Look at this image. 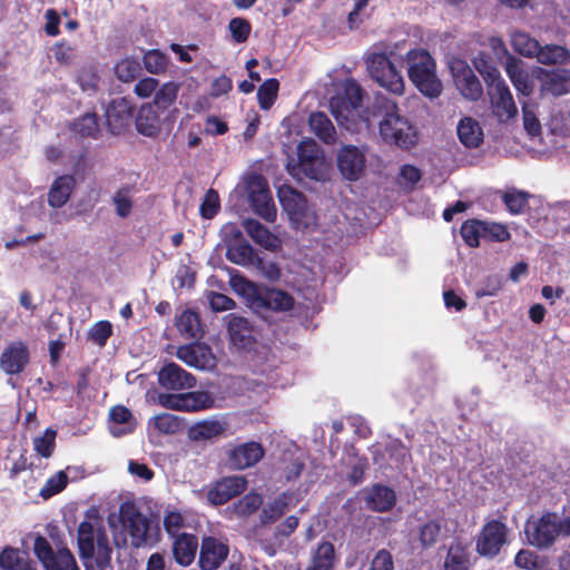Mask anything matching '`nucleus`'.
Returning <instances> with one entry per match:
<instances>
[{
	"mask_svg": "<svg viewBox=\"0 0 570 570\" xmlns=\"http://www.w3.org/2000/svg\"><path fill=\"white\" fill-rule=\"evenodd\" d=\"M373 116H381L379 131L384 141L402 149H410L416 142V131L410 121L400 116L397 105L387 99H376L373 104Z\"/></svg>",
	"mask_w": 570,
	"mask_h": 570,
	"instance_id": "nucleus-1",
	"label": "nucleus"
},
{
	"mask_svg": "<svg viewBox=\"0 0 570 570\" xmlns=\"http://www.w3.org/2000/svg\"><path fill=\"white\" fill-rule=\"evenodd\" d=\"M77 541L86 570H95L94 558L98 570H106L111 566L112 548L104 528L95 529L91 522L82 521L78 527Z\"/></svg>",
	"mask_w": 570,
	"mask_h": 570,
	"instance_id": "nucleus-2",
	"label": "nucleus"
},
{
	"mask_svg": "<svg viewBox=\"0 0 570 570\" xmlns=\"http://www.w3.org/2000/svg\"><path fill=\"white\" fill-rule=\"evenodd\" d=\"M119 520L135 548L153 547L158 543L160 539L158 522L145 515L134 502L126 501L120 504Z\"/></svg>",
	"mask_w": 570,
	"mask_h": 570,
	"instance_id": "nucleus-3",
	"label": "nucleus"
},
{
	"mask_svg": "<svg viewBox=\"0 0 570 570\" xmlns=\"http://www.w3.org/2000/svg\"><path fill=\"white\" fill-rule=\"evenodd\" d=\"M409 79L416 89L429 98H438L442 92V82L436 76L433 57L424 49H412L406 53Z\"/></svg>",
	"mask_w": 570,
	"mask_h": 570,
	"instance_id": "nucleus-4",
	"label": "nucleus"
},
{
	"mask_svg": "<svg viewBox=\"0 0 570 570\" xmlns=\"http://www.w3.org/2000/svg\"><path fill=\"white\" fill-rule=\"evenodd\" d=\"M242 294L245 296L248 306L255 312L264 309L273 312H287L294 307V297L278 288H268L257 285L250 281H244Z\"/></svg>",
	"mask_w": 570,
	"mask_h": 570,
	"instance_id": "nucleus-5",
	"label": "nucleus"
},
{
	"mask_svg": "<svg viewBox=\"0 0 570 570\" xmlns=\"http://www.w3.org/2000/svg\"><path fill=\"white\" fill-rule=\"evenodd\" d=\"M277 196L284 212L295 228H307L315 224L316 216L309 209L305 195L292 186L283 185L277 190Z\"/></svg>",
	"mask_w": 570,
	"mask_h": 570,
	"instance_id": "nucleus-6",
	"label": "nucleus"
},
{
	"mask_svg": "<svg viewBox=\"0 0 570 570\" xmlns=\"http://www.w3.org/2000/svg\"><path fill=\"white\" fill-rule=\"evenodd\" d=\"M528 542L539 549L551 547L562 534L561 519L557 512H544L540 518L528 520L524 528Z\"/></svg>",
	"mask_w": 570,
	"mask_h": 570,
	"instance_id": "nucleus-7",
	"label": "nucleus"
},
{
	"mask_svg": "<svg viewBox=\"0 0 570 570\" xmlns=\"http://www.w3.org/2000/svg\"><path fill=\"white\" fill-rule=\"evenodd\" d=\"M366 66L372 79L381 87L393 94H403V78L385 53H372L366 60Z\"/></svg>",
	"mask_w": 570,
	"mask_h": 570,
	"instance_id": "nucleus-8",
	"label": "nucleus"
},
{
	"mask_svg": "<svg viewBox=\"0 0 570 570\" xmlns=\"http://www.w3.org/2000/svg\"><path fill=\"white\" fill-rule=\"evenodd\" d=\"M246 189L253 210L266 222H274L276 207L267 179L263 175L254 174L247 179Z\"/></svg>",
	"mask_w": 570,
	"mask_h": 570,
	"instance_id": "nucleus-9",
	"label": "nucleus"
},
{
	"mask_svg": "<svg viewBox=\"0 0 570 570\" xmlns=\"http://www.w3.org/2000/svg\"><path fill=\"white\" fill-rule=\"evenodd\" d=\"M508 525L502 520H488L476 537V552L490 559L497 557L508 542Z\"/></svg>",
	"mask_w": 570,
	"mask_h": 570,
	"instance_id": "nucleus-10",
	"label": "nucleus"
},
{
	"mask_svg": "<svg viewBox=\"0 0 570 570\" xmlns=\"http://www.w3.org/2000/svg\"><path fill=\"white\" fill-rule=\"evenodd\" d=\"M33 552L46 570H80L68 548L53 551L49 541L42 535L35 539Z\"/></svg>",
	"mask_w": 570,
	"mask_h": 570,
	"instance_id": "nucleus-11",
	"label": "nucleus"
},
{
	"mask_svg": "<svg viewBox=\"0 0 570 570\" xmlns=\"http://www.w3.org/2000/svg\"><path fill=\"white\" fill-rule=\"evenodd\" d=\"M159 404L166 409L196 412L214 406L215 400L206 391H195L179 394H159Z\"/></svg>",
	"mask_w": 570,
	"mask_h": 570,
	"instance_id": "nucleus-12",
	"label": "nucleus"
},
{
	"mask_svg": "<svg viewBox=\"0 0 570 570\" xmlns=\"http://www.w3.org/2000/svg\"><path fill=\"white\" fill-rule=\"evenodd\" d=\"M298 163L291 170L292 175L301 174L309 179L320 180L324 173V161L320 156L317 145L312 141H303L297 146Z\"/></svg>",
	"mask_w": 570,
	"mask_h": 570,
	"instance_id": "nucleus-13",
	"label": "nucleus"
},
{
	"mask_svg": "<svg viewBox=\"0 0 570 570\" xmlns=\"http://www.w3.org/2000/svg\"><path fill=\"white\" fill-rule=\"evenodd\" d=\"M337 169L344 179L358 180L366 167V149L354 145H343L336 155Z\"/></svg>",
	"mask_w": 570,
	"mask_h": 570,
	"instance_id": "nucleus-14",
	"label": "nucleus"
},
{
	"mask_svg": "<svg viewBox=\"0 0 570 570\" xmlns=\"http://www.w3.org/2000/svg\"><path fill=\"white\" fill-rule=\"evenodd\" d=\"M363 100V89L354 79L345 80L343 92L332 97L330 107L337 121L347 120L350 114L355 111Z\"/></svg>",
	"mask_w": 570,
	"mask_h": 570,
	"instance_id": "nucleus-15",
	"label": "nucleus"
},
{
	"mask_svg": "<svg viewBox=\"0 0 570 570\" xmlns=\"http://www.w3.org/2000/svg\"><path fill=\"white\" fill-rule=\"evenodd\" d=\"M535 79L540 83V95L560 97L570 94V69L537 68Z\"/></svg>",
	"mask_w": 570,
	"mask_h": 570,
	"instance_id": "nucleus-16",
	"label": "nucleus"
},
{
	"mask_svg": "<svg viewBox=\"0 0 570 570\" xmlns=\"http://www.w3.org/2000/svg\"><path fill=\"white\" fill-rule=\"evenodd\" d=\"M229 546L226 539L205 535L199 546L198 566L202 570H216L228 558Z\"/></svg>",
	"mask_w": 570,
	"mask_h": 570,
	"instance_id": "nucleus-17",
	"label": "nucleus"
},
{
	"mask_svg": "<svg viewBox=\"0 0 570 570\" xmlns=\"http://www.w3.org/2000/svg\"><path fill=\"white\" fill-rule=\"evenodd\" d=\"M487 88L492 112L499 121L505 122L518 115L512 94L503 79Z\"/></svg>",
	"mask_w": 570,
	"mask_h": 570,
	"instance_id": "nucleus-18",
	"label": "nucleus"
},
{
	"mask_svg": "<svg viewBox=\"0 0 570 570\" xmlns=\"http://www.w3.org/2000/svg\"><path fill=\"white\" fill-rule=\"evenodd\" d=\"M451 71L454 82L461 95L471 100L478 101L483 95V88L471 67L461 59L451 63Z\"/></svg>",
	"mask_w": 570,
	"mask_h": 570,
	"instance_id": "nucleus-19",
	"label": "nucleus"
},
{
	"mask_svg": "<svg viewBox=\"0 0 570 570\" xmlns=\"http://www.w3.org/2000/svg\"><path fill=\"white\" fill-rule=\"evenodd\" d=\"M134 106L129 99L122 97L110 101L106 109V124L110 134L120 135L131 124Z\"/></svg>",
	"mask_w": 570,
	"mask_h": 570,
	"instance_id": "nucleus-20",
	"label": "nucleus"
},
{
	"mask_svg": "<svg viewBox=\"0 0 570 570\" xmlns=\"http://www.w3.org/2000/svg\"><path fill=\"white\" fill-rule=\"evenodd\" d=\"M265 455L259 442L248 441L238 444L227 452V464L233 470H245L257 464Z\"/></svg>",
	"mask_w": 570,
	"mask_h": 570,
	"instance_id": "nucleus-21",
	"label": "nucleus"
},
{
	"mask_svg": "<svg viewBox=\"0 0 570 570\" xmlns=\"http://www.w3.org/2000/svg\"><path fill=\"white\" fill-rule=\"evenodd\" d=\"M245 476L232 475L216 481L207 491V500L213 505H222L246 490Z\"/></svg>",
	"mask_w": 570,
	"mask_h": 570,
	"instance_id": "nucleus-22",
	"label": "nucleus"
},
{
	"mask_svg": "<svg viewBox=\"0 0 570 570\" xmlns=\"http://www.w3.org/2000/svg\"><path fill=\"white\" fill-rule=\"evenodd\" d=\"M30 362V351L22 341L10 342L0 356V367L8 375H17L24 371Z\"/></svg>",
	"mask_w": 570,
	"mask_h": 570,
	"instance_id": "nucleus-23",
	"label": "nucleus"
},
{
	"mask_svg": "<svg viewBox=\"0 0 570 570\" xmlns=\"http://www.w3.org/2000/svg\"><path fill=\"white\" fill-rule=\"evenodd\" d=\"M158 383L165 390L180 391L194 387L196 379L178 364L170 362L158 372Z\"/></svg>",
	"mask_w": 570,
	"mask_h": 570,
	"instance_id": "nucleus-24",
	"label": "nucleus"
},
{
	"mask_svg": "<svg viewBox=\"0 0 570 570\" xmlns=\"http://www.w3.org/2000/svg\"><path fill=\"white\" fill-rule=\"evenodd\" d=\"M177 357L186 365L197 370L214 366V356L209 346L205 344H188L178 347Z\"/></svg>",
	"mask_w": 570,
	"mask_h": 570,
	"instance_id": "nucleus-25",
	"label": "nucleus"
},
{
	"mask_svg": "<svg viewBox=\"0 0 570 570\" xmlns=\"http://www.w3.org/2000/svg\"><path fill=\"white\" fill-rule=\"evenodd\" d=\"M364 501L372 511L387 512L395 505L396 494L393 489L386 485L374 484L364 490Z\"/></svg>",
	"mask_w": 570,
	"mask_h": 570,
	"instance_id": "nucleus-26",
	"label": "nucleus"
},
{
	"mask_svg": "<svg viewBox=\"0 0 570 570\" xmlns=\"http://www.w3.org/2000/svg\"><path fill=\"white\" fill-rule=\"evenodd\" d=\"M227 330L230 342L238 348L249 350L255 343L253 326L245 317L230 315Z\"/></svg>",
	"mask_w": 570,
	"mask_h": 570,
	"instance_id": "nucleus-27",
	"label": "nucleus"
},
{
	"mask_svg": "<svg viewBox=\"0 0 570 570\" xmlns=\"http://www.w3.org/2000/svg\"><path fill=\"white\" fill-rule=\"evenodd\" d=\"M137 131L149 138H155L160 134L161 121L157 109L151 104H144L137 111L135 118Z\"/></svg>",
	"mask_w": 570,
	"mask_h": 570,
	"instance_id": "nucleus-28",
	"label": "nucleus"
},
{
	"mask_svg": "<svg viewBox=\"0 0 570 570\" xmlns=\"http://www.w3.org/2000/svg\"><path fill=\"white\" fill-rule=\"evenodd\" d=\"M235 240L226 246V258L240 266L254 264L256 254L252 245L243 237L240 230H236Z\"/></svg>",
	"mask_w": 570,
	"mask_h": 570,
	"instance_id": "nucleus-29",
	"label": "nucleus"
},
{
	"mask_svg": "<svg viewBox=\"0 0 570 570\" xmlns=\"http://www.w3.org/2000/svg\"><path fill=\"white\" fill-rule=\"evenodd\" d=\"M173 556L175 561L183 567L193 563L198 549V539L191 533H180L174 537Z\"/></svg>",
	"mask_w": 570,
	"mask_h": 570,
	"instance_id": "nucleus-30",
	"label": "nucleus"
},
{
	"mask_svg": "<svg viewBox=\"0 0 570 570\" xmlns=\"http://www.w3.org/2000/svg\"><path fill=\"white\" fill-rule=\"evenodd\" d=\"M505 72L517 91L523 96H530L532 94L533 85L528 71L523 69L521 60L509 55L505 59Z\"/></svg>",
	"mask_w": 570,
	"mask_h": 570,
	"instance_id": "nucleus-31",
	"label": "nucleus"
},
{
	"mask_svg": "<svg viewBox=\"0 0 570 570\" xmlns=\"http://www.w3.org/2000/svg\"><path fill=\"white\" fill-rule=\"evenodd\" d=\"M76 187V179L72 175L57 177L48 193V204L52 208H61L68 203Z\"/></svg>",
	"mask_w": 570,
	"mask_h": 570,
	"instance_id": "nucleus-32",
	"label": "nucleus"
},
{
	"mask_svg": "<svg viewBox=\"0 0 570 570\" xmlns=\"http://www.w3.org/2000/svg\"><path fill=\"white\" fill-rule=\"evenodd\" d=\"M308 126L311 131L325 145H334L336 142V129L325 112H312L308 116Z\"/></svg>",
	"mask_w": 570,
	"mask_h": 570,
	"instance_id": "nucleus-33",
	"label": "nucleus"
},
{
	"mask_svg": "<svg viewBox=\"0 0 570 570\" xmlns=\"http://www.w3.org/2000/svg\"><path fill=\"white\" fill-rule=\"evenodd\" d=\"M76 138L98 139L100 134L99 117L96 112H86L68 125Z\"/></svg>",
	"mask_w": 570,
	"mask_h": 570,
	"instance_id": "nucleus-34",
	"label": "nucleus"
},
{
	"mask_svg": "<svg viewBox=\"0 0 570 570\" xmlns=\"http://www.w3.org/2000/svg\"><path fill=\"white\" fill-rule=\"evenodd\" d=\"M456 131L459 140L468 148H478L483 142V130L480 124L471 117L462 118Z\"/></svg>",
	"mask_w": 570,
	"mask_h": 570,
	"instance_id": "nucleus-35",
	"label": "nucleus"
},
{
	"mask_svg": "<svg viewBox=\"0 0 570 570\" xmlns=\"http://www.w3.org/2000/svg\"><path fill=\"white\" fill-rule=\"evenodd\" d=\"M535 59L544 66H564L570 62V50L554 43L540 45Z\"/></svg>",
	"mask_w": 570,
	"mask_h": 570,
	"instance_id": "nucleus-36",
	"label": "nucleus"
},
{
	"mask_svg": "<svg viewBox=\"0 0 570 570\" xmlns=\"http://www.w3.org/2000/svg\"><path fill=\"white\" fill-rule=\"evenodd\" d=\"M335 564V549L333 543L322 541L312 551L309 563L305 570H333Z\"/></svg>",
	"mask_w": 570,
	"mask_h": 570,
	"instance_id": "nucleus-37",
	"label": "nucleus"
},
{
	"mask_svg": "<svg viewBox=\"0 0 570 570\" xmlns=\"http://www.w3.org/2000/svg\"><path fill=\"white\" fill-rule=\"evenodd\" d=\"M472 563L470 559V551L462 542H452L449 547L445 560L444 570H471Z\"/></svg>",
	"mask_w": 570,
	"mask_h": 570,
	"instance_id": "nucleus-38",
	"label": "nucleus"
},
{
	"mask_svg": "<svg viewBox=\"0 0 570 570\" xmlns=\"http://www.w3.org/2000/svg\"><path fill=\"white\" fill-rule=\"evenodd\" d=\"M244 228L249 237L259 246L272 249L276 247L277 237L261 222L254 218L244 220Z\"/></svg>",
	"mask_w": 570,
	"mask_h": 570,
	"instance_id": "nucleus-39",
	"label": "nucleus"
},
{
	"mask_svg": "<svg viewBox=\"0 0 570 570\" xmlns=\"http://www.w3.org/2000/svg\"><path fill=\"white\" fill-rule=\"evenodd\" d=\"M176 326L179 333L188 340H200L204 336L199 315L191 309H185L179 315Z\"/></svg>",
	"mask_w": 570,
	"mask_h": 570,
	"instance_id": "nucleus-40",
	"label": "nucleus"
},
{
	"mask_svg": "<svg viewBox=\"0 0 570 570\" xmlns=\"http://www.w3.org/2000/svg\"><path fill=\"white\" fill-rule=\"evenodd\" d=\"M292 494L288 492L281 493L275 500L269 502L259 514V520L263 525L271 524L277 521L286 512Z\"/></svg>",
	"mask_w": 570,
	"mask_h": 570,
	"instance_id": "nucleus-41",
	"label": "nucleus"
},
{
	"mask_svg": "<svg viewBox=\"0 0 570 570\" xmlns=\"http://www.w3.org/2000/svg\"><path fill=\"white\" fill-rule=\"evenodd\" d=\"M442 522L438 519H432L421 524L415 532V539L422 550L434 547L441 535Z\"/></svg>",
	"mask_w": 570,
	"mask_h": 570,
	"instance_id": "nucleus-42",
	"label": "nucleus"
},
{
	"mask_svg": "<svg viewBox=\"0 0 570 570\" xmlns=\"http://www.w3.org/2000/svg\"><path fill=\"white\" fill-rule=\"evenodd\" d=\"M226 431L224 423L219 421H200L194 424L188 432L193 441H205L217 438Z\"/></svg>",
	"mask_w": 570,
	"mask_h": 570,
	"instance_id": "nucleus-43",
	"label": "nucleus"
},
{
	"mask_svg": "<svg viewBox=\"0 0 570 570\" xmlns=\"http://www.w3.org/2000/svg\"><path fill=\"white\" fill-rule=\"evenodd\" d=\"M0 567L6 570H29L30 564L26 554L19 549L7 547L0 553Z\"/></svg>",
	"mask_w": 570,
	"mask_h": 570,
	"instance_id": "nucleus-44",
	"label": "nucleus"
},
{
	"mask_svg": "<svg viewBox=\"0 0 570 570\" xmlns=\"http://www.w3.org/2000/svg\"><path fill=\"white\" fill-rule=\"evenodd\" d=\"M114 70L118 80L122 82H131L139 77L141 66L138 59L126 57L115 65Z\"/></svg>",
	"mask_w": 570,
	"mask_h": 570,
	"instance_id": "nucleus-45",
	"label": "nucleus"
},
{
	"mask_svg": "<svg viewBox=\"0 0 570 570\" xmlns=\"http://www.w3.org/2000/svg\"><path fill=\"white\" fill-rule=\"evenodd\" d=\"M279 90L276 78L266 79L257 89V101L262 110H269L275 104Z\"/></svg>",
	"mask_w": 570,
	"mask_h": 570,
	"instance_id": "nucleus-46",
	"label": "nucleus"
},
{
	"mask_svg": "<svg viewBox=\"0 0 570 570\" xmlns=\"http://www.w3.org/2000/svg\"><path fill=\"white\" fill-rule=\"evenodd\" d=\"M511 43L513 49L523 57L535 58L540 42L525 32H515Z\"/></svg>",
	"mask_w": 570,
	"mask_h": 570,
	"instance_id": "nucleus-47",
	"label": "nucleus"
},
{
	"mask_svg": "<svg viewBox=\"0 0 570 570\" xmlns=\"http://www.w3.org/2000/svg\"><path fill=\"white\" fill-rule=\"evenodd\" d=\"M473 66L482 76L487 87L502 79L499 69L492 65L488 55L480 53L473 59Z\"/></svg>",
	"mask_w": 570,
	"mask_h": 570,
	"instance_id": "nucleus-48",
	"label": "nucleus"
},
{
	"mask_svg": "<svg viewBox=\"0 0 570 570\" xmlns=\"http://www.w3.org/2000/svg\"><path fill=\"white\" fill-rule=\"evenodd\" d=\"M484 228L483 222L469 219L461 225L460 234L468 246L478 247L483 239Z\"/></svg>",
	"mask_w": 570,
	"mask_h": 570,
	"instance_id": "nucleus-49",
	"label": "nucleus"
},
{
	"mask_svg": "<svg viewBox=\"0 0 570 570\" xmlns=\"http://www.w3.org/2000/svg\"><path fill=\"white\" fill-rule=\"evenodd\" d=\"M178 85L175 82H166L164 83L155 94L154 107L156 109H160L163 111L167 110L170 106H173L178 96Z\"/></svg>",
	"mask_w": 570,
	"mask_h": 570,
	"instance_id": "nucleus-50",
	"label": "nucleus"
},
{
	"mask_svg": "<svg viewBox=\"0 0 570 570\" xmlns=\"http://www.w3.org/2000/svg\"><path fill=\"white\" fill-rule=\"evenodd\" d=\"M529 193L512 189L502 195V202L512 215L521 214L529 203Z\"/></svg>",
	"mask_w": 570,
	"mask_h": 570,
	"instance_id": "nucleus-51",
	"label": "nucleus"
},
{
	"mask_svg": "<svg viewBox=\"0 0 570 570\" xmlns=\"http://www.w3.org/2000/svg\"><path fill=\"white\" fill-rule=\"evenodd\" d=\"M263 504V497L256 492H249L234 504V512L238 517H248L256 512Z\"/></svg>",
	"mask_w": 570,
	"mask_h": 570,
	"instance_id": "nucleus-52",
	"label": "nucleus"
},
{
	"mask_svg": "<svg viewBox=\"0 0 570 570\" xmlns=\"http://www.w3.org/2000/svg\"><path fill=\"white\" fill-rule=\"evenodd\" d=\"M142 62L145 69L153 75H159L166 71L168 67V57L160 50H148L144 57Z\"/></svg>",
	"mask_w": 570,
	"mask_h": 570,
	"instance_id": "nucleus-53",
	"label": "nucleus"
},
{
	"mask_svg": "<svg viewBox=\"0 0 570 570\" xmlns=\"http://www.w3.org/2000/svg\"><path fill=\"white\" fill-rule=\"evenodd\" d=\"M111 335L112 324L105 320L96 322L88 331V340L99 347L106 346Z\"/></svg>",
	"mask_w": 570,
	"mask_h": 570,
	"instance_id": "nucleus-54",
	"label": "nucleus"
},
{
	"mask_svg": "<svg viewBox=\"0 0 570 570\" xmlns=\"http://www.w3.org/2000/svg\"><path fill=\"white\" fill-rule=\"evenodd\" d=\"M228 30L235 43H244L250 36L252 23L245 18L236 17L229 20Z\"/></svg>",
	"mask_w": 570,
	"mask_h": 570,
	"instance_id": "nucleus-55",
	"label": "nucleus"
},
{
	"mask_svg": "<svg viewBox=\"0 0 570 570\" xmlns=\"http://www.w3.org/2000/svg\"><path fill=\"white\" fill-rule=\"evenodd\" d=\"M56 430L48 428L41 436L33 440V448L36 452L42 458H50L56 448Z\"/></svg>",
	"mask_w": 570,
	"mask_h": 570,
	"instance_id": "nucleus-56",
	"label": "nucleus"
},
{
	"mask_svg": "<svg viewBox=\"0 0 570 570\" xmlns=\"http://www.w3.org/2000/svg\"><path fill=\"white\" fill-rule=\"evenodd\" d=\"M151 420L154 422L155 429H157L160 433L175 434L181 430V421L174 414L161 413L154 416Z\"/></svg>",
	"mask_w": 570,
	"mask_h": 570,
	"instance_id": "nucleus-57",
	"label": "nucleus"
},
{
	"mask_svg": "<svg viewBox=\"0 0 570 570\" xmlns=\"http://www.w3.org/2000/svg\"><path fill=\"white\" fill-rule=\"evenodd\" d=\"M220 209V199L218 193L209 188L199 206V214L204 219L214 218Z\"/></svg>",
	"mask_w": 570,
	"mask_h": 570,
	"instance_id": "nucleus-58",
	"label": "nucleus"
},
{
	"mask_svg": "<svg viewBox=\"0 0 570 570\" xmlns=\"http://www.w3.org/2000/svg\"><path fill=\"white\" fill-rule=\"evenodd\" d=\"M502 286L503 281L499 275H489L475 288L474 295L476 298L495 296L502 289Z\"/></svg>",
	"mask_w": 570,
	"mask_h": 570,
	"instance_id": "nucleus-59",
	"label": "nucleus"
},
{
	"mask_svg": "<svg viewBox=\"0 0 570 570\" xmlns=\"http://www.w3.org/2000/svg\"><path fill=\"white\" fill-rule=\"evenodd\" d=\"M68 483V476L63 471H59L53 476L49 478L41 489L40 494L43 498H50L59 492H61Z\"/></svg>",
	"mask_w": 570,
	"mask_h": 570,
	"instance_id": "nucleus-60",
	"label": "nucleus"
},
{
	"mask_svg": "<svg viewBox=\"0 0 570 570\" xmlns=\"http://www.w3.org/2000/svg\"><path fill=\"white\" fill-rule=\"evenodd\" d=\"M484 236L483 239L488 242H504L510 238L508 228L498 223L483 222Z\"/></svg>",
	"mask_w": 570,
	"mask_h": 570,
	"instance_id": "nucleus-61",
	"label": "nucleus"
},
{
	"mask_svg": "<svg viewBox=\"0 0 570 570\" xmlns=\"http://www.w3.org/2000/svg\"><path fill=\"white\" fill-rule=\"evenodd\" d=\"M305 469L304 462L299 458L286 460L283 459L282 473L287 482L297 480Z\"/></svg>",
	"mask_w": 570,
	"mask_h": 570,
	"instance_id": "nucleus-62",
	"label": "nucleus"
},
{
	"mask_svg": "<svg viewBox=\"0 0 570 570\" xmlns=\"http://www.w3.org/2000/svg\"><path fill=\"white\" fill-rule=\"evenodd\" d=\"M371 570H394L391 552L386 549L379 550L372 560Z\"/></svg>",
	"mask_w": 570,
	"mask_h": 570,
	"instance_id": "nucleus-63",
	"label": "nucleus"
},
{
	"mask_svg": "<svg viewBox=\"0 0 570 570\" xmlns=\"http://www.w3.org/2000/svg\"><path fill=\"white\" fill-rule=\"evenodd\" d=\"M53 57L55 59L60 62V63H70L75 57V49L73 47L66 42V41H61L59 43H56L53 49Z\"/></svg>",
	"mask_w": 570,
	"mask_h": 570,
	"instance_id": "nucleus-64",
	"label": "nucleus"
}]
</instances>
